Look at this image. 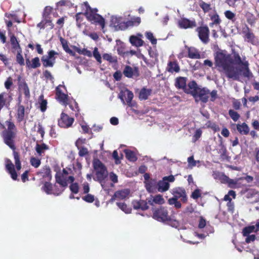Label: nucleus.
Returning a JSON list of instances; mask_svg holds the SVG:
<instances>
[{"instance_id":"nucleus-1","label":"nucleus","mask_w":259,"mask_h":259,"mask_svg":"<svg viewBox=\"0 0 259 259\" xmlns=\"http://www.w3.org/2000/svg\"><path fill=\"white\" fill-rule=\"evenodd\" d=\"M214 64L220 71H223L226 76L234 80H240V72L242 71L233 65V59L231 55L225 51H218L214 56Z\"/></svg>"},{"instance_id":"nucleus-2","label":"nucleus","mask_w":259,"mask_h":259,"mask_svg":"<svg viewBox=\"0 0 259 259\" xmlns=\"http://www.w3.org/2000/svg\"><path fill=\"white\" fill-rule=\"evenodd\" d=\"M6 124L7 126V128L2 132L1 136L4 143L13 150L16 168L19 171L21 168V162L20 154L15 150V139L17 135V128L11 120H7Z\"/></svg>"},{"instance_id":"nucleus-3","label":"nucleus","mask_w":259,"mask_h":259,"mask_svg":"<svg viewBox=\"0 0 259 259\" xmlns=\"http://www.w3.org/2000/svg\"><path fill=\"white\" fill-rule=\"evenodd\" d=\"M81 6L85 7L83 15L85 16L88 21L92 24L100 25L103 29L105 26V19L101 15L97 13L98 9L91 8L88 2H83Z\"/></svg>"},{"instance_id":"nucleus-4","label":"nucleus","mask_w":259,"mask_h":259,"mask_svg":"<svg viewBox=\"0 0 259 259\" xmlns=\"http://www.w3.org/2000/svg\"><path fill=\"white\" fill-rule=\"evenodd\" d=\"M59 54L54 50H50L48 52V56L45 57L43 56L41 58V62H42L43 66L44 67H52L54 66L55 63V55H58Z\"/></svg>"},{"instance_id":"nucleus-5","label":"nucleus","mask_w":259,"mask_h":259,"mask_svg":"<svg viewBox=\"0 0 259 259\" xmlns=\"http://www.w3.org/2000/svg\"><path fill=\"white\" fill-rule=\"evenodd\" d=\"M146 190L150 193L156 192H162V181L158 182L156 179H151L150 181L145 183Z\"/></svg>"},{"instance_id":"nucleus-6","label":"nucleus","mask_w":259,"mask_h":259,"mask_svg":"<svg viewBox=\"0 0 259 259\" xmlns=\"http://www.w3.org/2000/svg\"><path fill=\"white\" fill-rule=\"evenodd\" d=\"M74 119L70 117L64 112H62L60 118L58 119V124L62 128H68L72 125Z\"/></svg>"},{"instance_id":"nucleus-7","label":"nucleus","mask_w":259,"mask_h":259,"mask_svg":"<svg viewBox=\"0 0 259 259\" xmlns=\"http://www.w3.org/2000/svg\"><path fill=\"white\" fill-rule=\"evenodd\" d=\"M60 87L65 88V85H59L56 88V99L60 103L66 106L69 104L68 96L67 94H64L60 89Z\"/></svg>"},{"instance_id":"nucleus-8","label":"nucleus","mask_w":259,"mask_h":259,"mask_svg":"<svg viewBox=\"0 0 259 259\" xmlns=\"http://www.w3.org/2000/svg\"><path fill=\"white\" fill-rule=\"evenodd\" d=\"M6 162V169L9 174H10L11 178L13 180H18V175L15 169L14 165L12 163V161L8 158L5 159Z\"/></svg>"},{"instance_id":"nucleus-9","label":"nucleus","mask_w":259,"mask_h":259,"mask_svg":"<svg viewBox=\"0 0 259 259\" xmlns=\"http://www.w3.org/2000/svg\"><path fill=\"white\" fill-rule=\"evenodd\" d=\"M130 193L128 189H124L116 191L110 199V201H113L116 199L123 200L128 197Z\"/></svg>"},{"instance_id":"nucleus-10","label":"nucleus","mask_w":259,"mask_h":259,"mask_svg":"<svg viewBox=\"0 0 259 259\" xmlns=\"http://www.w3.org/2000/svg\"><path fill=\"white\" fill-rule=\"evenodd\" d=\"M21 77L19 76L18 77L19 90L20 91H23L26 98L29 99L30 97L29 89L26 81L24 80L21 81Z\"/></svg>"},{"instance_id":"nucleus-11","label":"nucleus","mask_w":259,"mask_h":259,"mask_svg":"<svg viewBox=\"0 0 259 259\" xmlns=\"http://www.w3.org/2000/svg\"><path fill=\"white\" fill-rule=\"evenodd\" d=\"M199 38L204 43L208 41L209 29L207 26L198 27L197 29Z\"/></svg>"},{"instance_id":"nucleus-12","label":"nucleus","mask_w":259,"mask_h":259,"mask_svg":"<svg viewBox=\"0 0 259 259\" xmlns=\"http://www.w3.org/2000/svg\"><path fill=\"white\" fill-rule=\"evenodd\" d=\"M196 82L195 81H192L188 83L186 86L185 92L187 94H191L194 97L196 98L197 92L199 89Z\"/></svg>"},{"instance_id":"nucleus-13","label":"nucleus","mask_w":259,"mask_h":259,"mask_svg":"<svg viewBox=\"0 0 259 259\" xmlns=\"http://www.w3.org/2000/svg\"><path fill=\"white\" fill-rule=\"evenodd\" d=\"M48 26H50V29L54 28V24L52 22L51 17H42V20L37 24V27L40 29H44Z\"/></svg>"},{"instance_id":"nucleus-14","label":"nucleus","mask_w":259,"mask_h":259,"mask_svg":"<svg viewBox=\"0 0 259 259\" xmlns=\"http://www.w3.org/2000/svg\"><path fill=\"white\" fill-rule=\"evenodd\" d=\"M209 94V90L206 88H199L197 92V97H199L200 100L203 103H206L208 101V95Z\"/></svg>"},{"instance_id":"nucleus-15","label":"nucleus","mask_w":259,"mask_h":259,"mask_svg":"<svg viewBox=\"0 0 259 259\" xmlns=\"http://www.w3.org/2000/svg\"><path fill=\"white\" fill-rule=\"evenodd\" d=\"M172 194L177 199L181 198L182 201L186 202L187 200L186 191L184 189L182 188H176L172 190Z\"/></svg>"},{"instance_id":"nucleus-16","label":"nucleus","mask_w":259,"mask_h":259,"mask_svg":"<svg viewBox=\"0 0 259 259\" xmlns=\"http://www.w3.org/2000/svg\"><path fill=\"white\" fill-rule=\"evenodd\" d=\"M26 65L28 68H36L41 65L39 59L38 57L33 58L31 61L27 58L26 59Z\"/></svg>"},{"instance_id":"nucleus-17","label":"nucleus","mask_w":259,"mask_h":259,"mask_svg":"<svg viewBox=\"0 0 259 259\" xmlns=\"http://www.w3.org/2000/svg\"><path fill=\"white\" fill-rule=\"evenodd\" d=\"M240 65H243L244 67L242 68L238 67L239 69L242 70V71L240 72V75L241 73H242V75L244 77H247L250 78L252 77V73L250 71L249 68L248 67V62H242L240 63Z\"/></svg>"},{"instance_id":"nucleus-18","label":"nucleus","mask_w":259,"mask_h":259,"mask_svg":"<svg viewBox=\"0 0 259 259\" xmlns=\"http://www.w3.org/2000/svg\"><path fill=\"white\" fill-rule=\"evenodd\" d=\"M179 25L181 28H192L196 26L194 21H191L186 18H183L179 21Z\"/></svg>"},{"instance_id":"nucleus-19","label":"nucleus","mask_w":259,"mask_h":259,"mask_svg":"<svg viewBox=\"0 0 259 259\" xmlns=\"http://www.w3.org/2000/svg\"><path fill=\"white\" fill-rule=\"evenodd\" d=\"M152 90L150 89H147L145 87L143 88L139 93V98L140 100H146L148 99L149 96L152 94Z\"/></svg>"},{"instance_id":"nucleus-20","label":"nucleus","mask_w":259,"mask_h":259,"mask_svg":"<svg viewBox=\"0 0 259 259\" xmlns=\"http://www.w3.org/2000/svg\"><path fill=\"white\" fill-rule=\"evenodd\" d=\"M25 108L22 105L19 103L17 105L16 118L19 122H21L24 119Z\"/></svg>"},{"instance_id":"nucleus-21","label":"nucleus","mask_w":259,"mask_h":259,"mask_svg":"<svg viewBox=\"0 0 259 259\" xmlns=\"http://www.w3.org/2000/svg\"><path fill=\"white\" fill-rule=\"evenodd\" d=\"M138 71V68L135 67L134 69L130 66L126 65L123 71L124 75L128 78H132L135 73Z\"/></svg>"},{"instance_id":"nucleus-22","label":"nucleus","mask_w":259,"mask_h":259,"mask_svg":"<svg viewBox=\"0 0 259 259\" xmlns=\"http://www.w3.org/2000/svg\"><path fill=\"white\" fill-rule=\"evenodd\" d=\"M141 18L139 17H133L130 20L127 21L123 23L124 28L128 27L138 26L141 23Z\"/></svg>"},{"instance_id":"nucleus-23","label":"nucleus","mask_w":259,"mask_h":259,"mask_svg":"<svg viewBox=\"0 0 259 259\" xmlns=\"http://www.w3.org/2000/svg\"><path fill=\"white\" fill-rule=\"evenodd\" d=\"M175 179L174 176L170 175L168 177H163V184H162V190L163 192L166 191L168 190L169 188V182H173Z\"/></svg>"},{"instance_id":"nucleus-24","label":"nucleus","mask_w":259,"mask_h":259,"mask_svg":"<svg viewBox=\"0 0 259 259\" xmlns=\"http://www.w3.org/2000/svg\"><path fill=\"white\" fill-rule=\"evenodd\" d=\"M187 78L184 77H179L176 78L175 85L179 89H182L185 91L186 88Z\"/></svg>"},{"instance_id":"nucleus-25","label":"nucleus","mask_w":259,"mask_h":259,"mask_svg":"<svg viewBox=\"0 0 259 259\" xmlns=\"http://www.w3.org/2000/svg\"><path fill=\"white\" fill-rule=\"evenodd\" d=\"M41 175L44 178L47 179L48 181L52 179L51 170L49 166H46L42 168L41 170L38 173Z\"/></svg>"},{"instance_id":"nucleus-26","label":"nucleus","mask_w":259,"mask_h":259,"mask_svg":"<svg viewBox=\"0 0 259 259\" xmlns=\"http://www.w3.org/2000/svg\"><path fill=\"white\" fill-rule=\"evenodd\" d=\"M55 179L57 183L60 184L62 187L66 188L67 186V183L62 174L57 172L55 175Z\"/></svg>"},{"instance_id":"nucleus-27","label":"nucleus","mask_w":259,"mask_h":259,"mask_svg":"<svg viewBox=\"0 0 259 259\" xmlns=\"http://www.w3.org/2000/svg\"><path fill=\"white\" fill-rule=\"evenodd\" d=\"M97 181L102 183L107 177L106 168L96 171Z\"/></svg>"},{"instance_id":"nucleus-28","label":"nucleus","mask_w":259,"mask_h":259,"mask_svg":"<svg viewBox=\"0 0 259 259\" xmlns=\"http://www.w3.org/2000/svg\"><path fill=\"white\" fill-rule=\"evenodd\" d=\"M148 203L152 206L155 204H162V196L160 194L156 195L155 196H151L148 199Z\"/></svg>"},{"instance_id":"nucleus-29","label":"nucleus","mask_w":259,"mask_h":259,"mask_svg":"<svg viewBox=\"0 0 259 259\" xmlns=\"http://www.w3.org/2000/svg\"><path fill=\"white\" fill-rule=\"evenodd\" d=\"M10 42L13 50L17 51L22 50L17 37L14 34L10 36Z\"/></svg>"},{"instance_id":"nucleus-30","label":"nucleus","mask_w":259,"mask_h":259,"mask_svg":"<svg viewBox=\"0 0 259 259\" xmlns=\"http://www.w3.org/2000/svg\"><path fill=\"white\" fill-rule=\"evenodd\" d=\"M237 130L240 134L243 135H247L249 132V127L245 123H243L241 124H238L237 125Z\"/></svg>"},{"instance_id":"nucleus-31","label":"nucleus","mask_w":259,"mask_h":259,"mask_svg":"<svg viewBox=\"0 0 259 259\" xmlns=\"http://www.w3.org/2000/svg\"><path fill=\"white\" fill-rule=\"evenodd\" d=\"M243 33L245 34V38L247 39V41L248 42L253 43L254 35L253 33L251 32L248 27H246L245 28L243 29Z\"/></svg>"},{"instance_id":"nucleus-32","label":"nucleus","mask_w":259,"mask_h":259,"mask_svg":"<svg viewBox=\"0 0 259 259\" xmlns=\"http://www.w3.org/2000/svg\"><path fill=\"white\" fill-rule=\"evenodd\" d=\"M166 70L170 72H178L180 70V67L176 62H169L168 64Z\"/></svg>"},{"instance_id":"nucleus-33","label":"nucleus","mask_w":259,"mask_h":259,"mask_svg":"<svg viewBox=\"0 0 259 259\" xmlns=\"http://www.w3.org/2000/svg\"><path fill=\"white\" fill-rule=\"evenodd\" d=\"M124 152L125 155V157L129 161L132 162L137 161V157H136V154L134 151L129 149H125L124 150Z\"/></svg>"},{"instance_id":"nucleus-34","label":"nucleus","mask_w":259,"mask_h":259,"mask_svg":"<svg viewBox=\"0 0 259 259\" xmlns=\"http://www.w3.org/2000/svg\"><path fill=\"white\" fill-rule=\"evenodd\" d=\"M60 41L61 43V45L62 46L63 49L67 53L69 54L70 55H73L74 52L71 50L68 45V41L65 39L63 38L62 37H60Z\"/></svg>"},{"instance_id":"nucleus-35","label":"nucleus","mask_w":259,"mask_h":259,"mask_svg":"<svg viewBox=\"0 0 259 259\" xmlns=\"http://www.w3.org/2000/svg\"><path fill=\"white\" fill-rule=\"evenodd\" d=\"M49 149V146L45 143L41 144H36L35 146V150L39 155H41L46 150Z\"/></svg>"},{"instance_id":"nucleus-36","label":"nucleus","mask_w":259,"mask_h":259,"mask_svg":"<svg viewBox=\"0 0 259 259\" xmlns=\"http://www.w3.org/2000/svg\"><path fill=\"white\" fill-rule=\"evenodd\" d=\"M153 218L155 220L159 222H162V206H160L159 208L155 209L153 208Z\"/></svg>"},{"instance_id":"nucleus-37","label":"nucleus","mask_w":259,"mask_h":259,"mask_svg":"<svg viewBox=\"0 0 259 259\" xmlns=\"http://www.w3.org/2000/svg\"><path fill=\"white\" fill-rule=\"evenodd\" d=\"M130 42L136 47L143 46L144 41L140 38L136 36H131L130 38Z\"/></svg>"},{"instance_id":"nucleus-38","label":"nucleus","mask_w":259,"mask_h":259,"mask_svg":"<svg viewBox=\"0 0 259 259\" xmlns=\"http://www.w3.org/2000/svg\"><path fill=\"white\" fill-rule=\"evenodd\" d=\"M40 109L42 112H45L47 107V100L44 99L43 95H41L38 98Z\"/></svg>"},{"instance_id":"nucleus-39","label":"nucleus","mask_w":259,"mask_h":259,"mask_svg":"<svg viewBox=\"0 0 259 259\" xmlns=\"http://www.w3.org/2000/svg\"><path fill=\"white\" fill-rule=\"evenodd\" d=\"M42 190L45 191L48 194H53V185L49 182H46L43 186L42 187Z\"/></svg>"},{"instance_id":"nucleus-40","label":"nucleus","mask_w":259,"mask_h":259,"mask_svg":"<svg viewBox=\"0 0 259 259\" xmlns=\"http://www.w3.org/2000/svg\"><path fill=\"white\" fill-rule=\"evenodd\" d=\"M256 227L254 225L249 226L244 228L242 230V234L243 236H247L252 232H256Z\"/></svg>"},{"instance_id":"nucleus-41","label":"nucleus","mask_w":259,"mask_h":259,"mask_svg":"<svg viewBox=\"0 0 259 259\" xmlns=\"http://www.w3.org/2000/svg\"><path fill=\"white\" fill-rule=\"evenodd\" d=\"M93 164L94 168L96 171L106 168L103 163L98 159H95Z\"/></svg>"},{"instance_id":"nucleus-42","label":"nucleus","mask_w":259,"mask_h":259,"mask_svg":"<svg viewBox=\"0 0 259 259\" xmlns=\"http://www.w3.org/2000/svg\"><path fill=\"white\" fill-rule=\"evenodd\" d=\"M83 13H78L75 15V18L76 21V25L77 26L80 28L82 25L83 23L84 18L82 15Z\"/></svg>"},{"instance_id":"nucleus-43","label":"nucleus","mask_w":259,"mask_h":259,"mask_svg":"<svg viewBox=\"0 0 259 259\" xmlns=\"http://www.w3.org/2000/svg\"><path fill=\"white\" fill-rule=\"evenodd\" d=\"M103 58L111 63H116L117 62V57L116 56L113 57L110 54H104L103 55Z\"/></svg>"},{"instance_id":"nucleus-44","label":"nucleus","mask_w":259,"mask_h":259,"mask_svg":"<svg viewBox=\"0 0 259 259\" xmlns=\"http://www.w3.org/2000/svg\"><path fill=\"white\" fill-rule=\"evenodd\" d=\"M188 56L192 59H199L200 55L194 49L188 48Z\"/></svg>"},{"instance_id":"nucleus-45","label":"nucleus","mask_w":259,"mask_h":259,"mask_svg":"<svg viewBox=\"0 0 259 259\" xmlns=\"http://www.w3.org/2000/svg\"><path fill=\"white\" fill-rule=\"evenodd\" d=\"M116 204L120 209L126 213H129L132 211L131 208L128 207L124 202H117Z\"/></svg>"},{"instance_id":"nucleus-46","label":"nucleus","mask_w":259,"mask_h":259,"mask_svg":"<svg viewBox=\"0 0 259 259\" xmlns=\"http://www.w3.org/2000/svg\"><path fill=\"white\" fill-rule=\"evenodd\" d=\"M163 223H165L167 224L170 225L171 226H174L176 225V221H172L170 219H168L167 218V212L164 211L163 210Z\"/></svg>"},{"instance_id":"nucleus-47","label":"nucleus","mask_w":259,"mask_h":259,"mask_svg":"<svg viewBox=\"0 0 259 259\" xmlns=\"http://www.w3.org/2000/svg\"><path fill=\"white\" fill-rule=\"evenodd\" d=\"M16 61L20 66H24L25 65L24 59L22 55V50L17 51Z\"/></svg>"},{"instance_id":"nucleus-48","label":"nucleus","mask_w":259,"mask_h":259,"mask_svg":"<svg viewBox=\"0 0 259 259\" xmlns=\"http://www.w3.org/2000/svg\"><path fill=\"white\" fill-rule=\"evenodd\" d=\"M126 96L125 98V100H126V103L128 106H131V102L134 97L133 93H132V91H130V90H127L126 91Z\"/></svg>"},{"instance_id":"nucleus-49","label":"nucleus","mask_w":259,"mask_h":259,"mask_svg":"<svg viewBox=\"0 0 259 259\" xmlns=\"http://www.w3.org/2000/svg\"><path fill=\"white\" fill-rule=\"evenodd\" d=\"M69 189L72 193L77 194L79 192V185L77 183H72L69 186Z\"/></svg>"},{"instance_id":"nucleus-50","label":"nucleus","mask_w":259,"mask_h":259,"mask_svg":"<svg viewBox=\"0 0 259 259\" xmlns=\"http://www.w3.org/2000/svg\"><path fill=\"white\" fill-rule=\"evenodd\" d=\"M30 164L35 168H37L40 165V160L35 157H31L30 160Z\"/></svg>"},{"instance_id":"nucleus-51","label":"nucleus","mask_w":259,"mask_h":259,"mask_svg":"<svg viewBox=\"0 0 259 259\" xmlns=\"http://www.w3.org/2000/svg\"><path fill=\"white\" fill-rule=\"evenodd\" d=\"M53 8L51 6H46L42 12V17H50V15L52 12Z\"/></svg>"},{"instance_id":"nucleus-52","label":"nucleus","mask_w":259,"mask_h":259,"mask_svg":"<svg viewBox=\"0 0 259 259\" xmlns=\"http://www.w3.org/2000/svg\"><path fill=\"white\" fill-rule=\"evenodd\" d=\"M146 36L149 39L152 45H155L157 43V39L154 38L153 33L151 32H146Z\"/></svg>"},{"instance_id":"nucleus-53","label":"nucleus","mask_w":259,"mask_h":259,"mask_svg":"<svg viewBox=\"0 0 259 259\" xmlns=\"http://www.w3.org/2000/svg\"><path fill=\"white\" fill-rule=\"evenodd\" d=\"M82 199L83 200L87 202L92 203L95 200V197L93 195H92L91 194H87L84 196H83L82 197Z\"/></svg>"},{"instance_id":"nucleus-54","label":"nucleus","mask_w":259,"mask_h":259,"mask_svg":"<svg viewBox=\"0 0 259 259\" xmlns=\"http://www.w3.org/2000/svg\"><path fill=\"white\" fill-rule=\"evenodd\" d=\"M229 114L231 118L235 121H236L240 117L239 114L237 112L232 109L229 111Z\"/></svg>"},{"instance_id":"nucleus-55","label":"nucleus","mask_w":259,"mask_h":259,"mask_svg":"<svg viewBox=\"0 0 259 259\" xmlns=\"http://www.w3.org/2000/svg\"><path fill=\"white\" fill-rule=\"evenodd\" d=\"M241 180H243V177L237 178L234 180L228 178V183L230 187L232 188H235V187H234V185H236L238 182Z\"/></svg>"},{"instance_id":"nucleus-56","label":"nucleus","mask_w":259,"mask_h":259,"mask_svg":"<svg viewBox=\"0 0 259 259\" xmlns=\"http://www.w3.org/2000/svg\"><path fill=\"white\" fill-rule=\"evenodd\" d=\"M200 7L204 12H208L211 9L210 5L203 2L200 4Z\"/></svg>"},{"instance_id":"nucleus-57","label":"nucleus","mask_w":259,"mask_h":259,"mask_svg":"<svg viewBox=\"0 0 259 259\" xmlns=\"http://www.w3.org/2000/svg\"><path fill=\"white\" fill-rule=\"evenodd\" d=\"M220 149H219V153L222 157H225L226 156L227 150L225 146L221 143L220 145Z\"/></svg>"},{"instance_id":"nucleus-58","label":"nucleus","mask_w":259,"mask_h":259,"mask_svg":"<svg viewBox=\"0 0 259 259\" xmlns=\"http://www.w3.org/2000/svg\"><path fill=\"white\" fill-rule=\"evenodd\" d=\"M77 52L80 54L85 56H87L88 57L92 56V53L90 51L86 49H83L82 50L78 49Z\"/></svg>"},{"instance_id":"nucleus-59","label":"nucleus","mask_w":259,"mask_h":259,"mask_svg":"<svg viewBox=\"0 0 259 259\" xmlns=\"http://www.w3.org/2000/svg\"><path fill=\"white\" fill-rule=\"evenodd\" d=\"M78 148L79 150L78 154L80 156L83 157V156L88 154L89 152H88V149L87 148H85L84 147H82L80 148L78 147Z\"/></svg>"},{"instance_id":"nucleus-60","label":"nucleus","mask_w":259,"mask_h":259,"mask_svg":"<svg viewBox=\"0 0 259 259\" xmlns=\"http://www.w3.org/2000/svg\"><path fill=\"white\" fill-rule=\"evenodd\" d=\"M211 20L212 21V23L211 24V25L219 24L221 22L219 16L217 14L212 16L211 17Z\"/></svg>"},{"instance_id":"nucleus-61","label":"nucleus","mask_w":259,"mask_h":259,"mask_svg":"<svg viewBox=\"0 0 259 259\" xmlns=\"http://www.w3.org/2000/svg\"><path fill=\"white\" fill-rule=\"evenodd\" d=\"M93 56L99 63H101V56L97 48L93 51Z\"/></svg>"},{"instance_id":"nucleus-62","label":"nucleus","mask_w":259,"mask_h":259,"mask_svg":"<svg viewBox=\"0 0 259 259\" xmlns=\"http://www.w3.org/2000/svg\"><path fill=\"white\" fill-rule=\"evenodd\" d=\"M12 84V78L11 77H9L5 82V87L7 90H9L10 89Z\"/></svg>"},{"instance_id":"nucleus-63","label":"nucleus","mask_w":259,"mask_h":259,"mask_svg":"<svg viewBox=\"0 0 259 259\" xmlns=\"http://www.w3.org/2000/svg\"><path fill=\"white\" fill-rule=\"evenodd\" d=\"M245 236L246 237V238L245 239V242L247 243H249L251 241H253L256 239V236L255 235L248 234V235Z\"/></svg>"},{"instance_id":"nucleus-64","label":"nucleus","mask_w":259,"mask_h":259,"mask_svg":"<svg viewBox=\"0 0 259 259\" xmlns=\"http://www.w3.org/2000/svg\"><path fill=\"white\" fill-rule=\"evenodd\" d=\"M66 18V17H62L60 18H59L56 22V24L59 26V28H61L63 27L64 22H65V18Z\"/></svg>"}]
</instances>
